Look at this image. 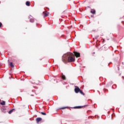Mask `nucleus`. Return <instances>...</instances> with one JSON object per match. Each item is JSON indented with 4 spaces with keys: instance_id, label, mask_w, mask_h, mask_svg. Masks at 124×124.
<instances>
[{
    "instance_id": "nucleus-35",
    "label": "nucleus",
    "mask_w": 124,
    "mask_h": 124,
    "mask_svg": "<svg viewBox=\"0 0 124 124\" xmlns=\"http://www.w3.org/2000/svg\"><path fill=\"white\" fill-rule=\"evenodd\" d=\"M31 96H33V95L31 94Z\"/></svg>"
},
{
    "instance_id": "nucleus-7",
    "label": "nucleus",
    "mask_w": 124,
    "mask_h": 124,
    "mask_svg": "<svg viewBox=\"0 0 124 124\" xmlns=\"http://www.w3.org/2000/svg\"><path fill=\"white\" fill-rule=\"evenodd\" d=\"M90 12L93 15H94L95 13H96V11L93 9H92Z\"/></svg>"
},
{
    "instance_id": "nucleus-3",
    "label": "nucleus",
    "mask_w": 124,
    "mask_h": 124,
    "mask_svg": "<svg viewBox=\"0 0 124 124\" xmlns=\"http://www.w3.org/2000/svg\"><path fill=\"white\" fill-rule=\"evenodd\" d=\"M81 89H80V88H79V87L77 86H75V89H74V91L75 93H78L79 92H80V90Z\"/></svg>"
},
{
    "instance_id": "nucleus-34",
    "label": "nucleus",
    "mask_w": 124,
    "mask_h": 124,
    "mask_svg": "<svg viewBox=\"0 0 124 124\" xmlns=\"http://www.w3.org/2000/svg\"><path fill=\"white\" fill-rule=\"evenodd\" d=\"M36 26H38V24L36 23Z\"/></svg>"
},
{
    "instance_id": "nucleus-27",
    "label": "nucleus",
    "mask_w": 124,
    "mask_h": 124,
    "mask_svg": "<svg viewBox=\"0 0 124 124\" xmlns=\"http://www.w3.org/2000/svg\"><path fill=\"white\" fill-rule=\"evenodd\" d=\"M65 12V11H64L63 12H62V14H64V13Z\"/></svg>"
},
{
    "instance_id": "nucleus-41",
    "label": "nucleus",
    "mask_w": 124,
    "mask_h": 124,
    "mask_svg": "<svg viewBox=\"0 0 124 124\" xmlns=\"http://www.w3.org/2000/svg\"><path fill=\"white\" fill-rule=\"evenodd\" d=\"M97 41H98V40H97Z\"/></svg>"
},
{
    "instance_id": "nucleus-17",
    "label": "nucleus",
    "mask_w": 124,
    "mask_h": 124,
    "mask_svg": "<svg viewBox=\"0 0 124 124\" xmlns=\"http://www.w3.org/2000/svg\"><path fill=\"white\" fill-rule=\"evenodd\" d=\"M41 114L42 115H43V116H46V112H41Z\"/></svg>"
},
{
    "instance_id": "nucleus-23",
    "label": "nucleus",
    "mask_w": 124,
    "mask_h": 124,
    "mask_svg": "<svg viewBox=\"0 0 124 124\" xmlns=\"http://www.w3.org/2000/svg\"><path fill=\"white\" fill-rule=\"evenodd\" d=\"M91 119H93V117H91V116H90V117H88V119H91Z\"/></svg>"
},
{
    "instance_id": "nucleus-45",
    "label": "nucleus",
    "mask_w": 124,
    "mask_h": 124,
    "mask_svg": "<svg viewBox=\"0 0 124 124\" xmlns=\"http://www.w3.org/2000/svg\"><path fill=\"white\" fill-rule=\"evenodd\" d=\"M121 74H120L119 75H121Z\"/></svg>"
},
{
    "instance_id": "nucleus-16",
    "label": "nucleus",
    "mask_w": 124,
    "mask_h": 124,
    "mask_svg": "<svg viewBox=\"0 0 124 124\" xmlns=\"http://www.w3.org/2000/svg\"><path fill=\"white\" fill-rule=\"evenodd\" d=\"M48 15H49V13H46L44 15V18H46V17L48 16Z\"/></svg>"
},
{
    "instance_id": "nucleus-28",
    "label": "nucleus",
    "mask_w": 124,
    "mask_h": 124,
    "mask_svg": "<svg viewBox=\"0 0 124 124\" xmlns=\"http://www.w3.org/2000/svg\"><path fill=\"white\" fill-rule=\"evenodd\" d=\"M91 16L92 17V18L93 17V15H91Z\"/></svg>"
},
{
    "instance_id": "nucleus-9",
    "label": "nucleus",
    "mask_w": 124,
    "mask_h": 124,
    "mask_svg": "<svg viewBox=\"0 0 124 124\" xmlns=\"http://www.w3.org/2000/svg\"><path fill=\"white\" fill-rule=\"evenodd\" d=\"M26 5L27 6H31V2L30 1H27L26 2Z\"/></svg>"
},
{
    "instance_id": "nucleus-21",
    "label": "nucleus",
    "mask_w": 124,
    "mask_h": 124,
    "mask_svg": "<svg viewBox=\"0 0 124 124\" xmlns=\"http://www.w3.org/2000/svg\"><path fill=\"white\" fill-rule=\"evenodd\" d=\"M107 91H108L107 89H104V92H107Z\"/></svg>"
},
{
    "instance_id": "nucleus-2",
    "label": "nucleus",
    "mask_w": 124,
    "mask_h": 124,
    "mask_svg": "<svg viewBox=\"0 0 124 124\" xmlns=\"http://www.w3.org/2000/svg\"><path fill=\"white\" fill-rule=\"evenodd\" d=\"M87 106H89L88 105H85L84 106H75L74 107H72L71 108L73 109H82V108H86Z\"/></svg>"
},
{
    "instance_id": "nucleus-12",
    "label": "nucleus",
    "mask_w": 124,
    "mask_h": 124,
    "mask_svg": "<svg viewBox=\"0 0 124 124\" xmlns=\"http://www.w3.org/2000/svg\"><path fill=\"white\" fill-rule=\"evenodd\" d=\"M5 110H6V108H5V107H3L1 108V110L2 111V112H3V111H5Z\"/></svg>"
},
{
    "instance_id": "nucleus-4",
    "label": "nucleus",
    "mask_w": 124,
    "mask_h": 124,
    "mask_svg": "<svg viewBox=\"0 0 124 124\" xmlns=\"http://www.w3.org/2000/svg\"><path fill=\"white\" fill-rule=\"evenodd\" d=\"M42 121V118L41 117H37L36 119V122L37 124H39L40 122H41Z\"/></svg>"
},
{
    "instance_id": "nucleus-24",
    "label": "nucleus",
    "mask_w": 124,
    "mask_h": 124,
    "mask_svg": "<svg viewBox=\"0 0 124 124\" xmlns=\"http://www.w3.org/2000/svg\"><path fill=\"white\" fill-rule=\"evenodd\" d=\"M66 84H67V83L64 82V83L63 84V85H66Z\"/></svg>"
},
{
    "instance_id": "nucleus-15",
    "label": "nucleus",
    "mask_w": 124,
    "mask_h": 124,
    "mask_svg": "<svg viewBox=\"0 0 124 124\" xmlns=\"http://www.w3.org/2000/svg\"><path fill=\"white\" fill-rule=\"evenodd\" d=\"M0 104L1 105H3V106L5 105V101H2V102H1L0 103Z\"/></svg>"
},
{
    "instance_id": "nucleus-36",
    "label": "nucleus",
    "mask_w": 124,
    "mask_h": 124,
    "mask_svg": "<svg viewBox=\"0 0 124 124\" xmlns=\"http://www.w3.org/2000/svg\"><path fill=\"white\" fill-rule=\"evenodd\" d=\"M95 52H93V54H95Z\"/></svg>"
},
{
    "instance_id": "nucleus-20",
    "label": "nucleus",
    "mask_w": 124,
    "mask_h": 124,
    "mask_svg": "<svg viewBox=\"0 0 124 124\" xmlns=\"http://www.w3.org/2000/svg\"><path fill=\"white\" fill-rule=\"evenodd\" d=\"M110 85H111V83H108L107 87H108L109 86H110Z\"/></svg>"
},
{
    "instance_id": "nucleus-30",
    "label": "nucleus",
    "mask_w": 124,
    "mask_h": 124,
    "mask_svg": "<svg viewBox=\"0 0 124 124\" xmlns=\"http://www.w3.org/2000/svg\"><path fill=\"white\" fill-rule=\"evenodd\" d=\"M118 70L119 71L120 70V67H118Z\"/></svg>"
},
{
    "instance_id": "nucleus-11",
    "label": "nucleus",
    "mask_w": 124,
    "mask_h": 124,
    "mask_svg": "<svg viewBox=\"0 0 124 124\" xmlns=\"http://www.w3.org/2000/svg\"><path fill=\"white\" fill-rule=\"evenodd\" d=\"M9 65L12 67V68H13L14 67V64H13V62H11L9 64Z\"/></svg>"
},
{
    "instance_id": "nucleus-40",
    "label": "nucleus",
    "mask_w": 124,
    "mask_h": 124,
    "mask_svg": "<svg viewBox=\"0 0 124 124\" xmlns=\"http://www.w3.org/2000/svg\"><path fill=\"white\" fill-rule=\"evenodd\" d=\"M112 110H114V109H112Z\"/></svg>"
},
{
    "instance_id": "nucleus-18",
    "label": "nucleus",
    "mask_w": 124,
    "mask_h": 124,
    "mask_svg": "<svg viewBox=\"0 0 124 124\" xmlns=\"http://www.w3.org/2000/svg\"><path fill=\"white\" fill-rule=\"evenodd\" d=\"M98 37H99V35L96 36L95 37V39H97L98 38Z\"/></svg>"
},
{
    "instance_id": "nucleus-39",
    "label": "nucleus",
    "mask_w": 124,
    "mask_h": 124,
    "mask_svg": "<svg viewBox=\"0 0 124 124\" xmlns=\"http://www.w3.org/2000/svg\"><path fill=\"white\" fill-rule=\"evenodd\" d=\"M83 67H86V66H83Z\"/></svg>"
},
{
    "instance_id": "nucleus-29",
    "label": "nucleus",
    "mask_w": 124,
    "mask_h": 124,
    "mask_svg": "<svg viewBox=\"0 0 124 124\" xmlns=\"http://www.w3.org/2000/svg\"><path fill=\"white\" fill-rule=\"evenodd\" d=\"M112 63V62H110L108 64V65H109V64Z\"/></svg>"
},
{
    "instance_id": "nucleus-38",
    "label": "nucleus",
    "mask_w": 124,
    "mask_h": 124,
    "mask_svg": "<svg viewBox=\"0 0 124 124\" xmlns=\"http://www.w3.org/2000/svg\"><path fill=\"white\" fill-rule=\"evenodd\" d=\"M8 62H9V60H8Z\"/></svg>"
},
{
    "instance_id": "nucleus-6",
    "label": "nucleus",
    "mask_w": 124,
    "mask_h": 124,
    "mask_svg": "<svg viewBox=\"0 0 124 124\" xmlns=\"http://www.w3.org/2000/svg\"><path fill=\"white\" fill-rule=\"evenodd\" d=\"M30 16L32 18V16H31L30 15V16H29L28 18L29 19H30V22H31V23H33V22H34V18H31Z\"/></svg>"
},
{
    "instance_id": "nucleus-25",
    "label": "nucleus",
    "mask_w": 124,
    "mask_h": 124,
    "mask_svg": "<svg viewBox=\"0 0 124 124\" xmlns=\"http://www.w3.org/2000/svg\"><path fill=\"white\" fill-rule=\"evenodd\" d=\"M3 112L4 114H5V113H6V111L4 110V111H3Z\"/></svg>"
},
{
    "instance_id": "nucleus-26",
    "label": "nucleus",
    "mask_w": 124,
    "mask_h": 124,
    "mask_svg": "<svg viewBox=\"0 0 124 124\" xmlns=\"http://www.w3.org/2000/svg\"><path fill=\"white\" fill-rule=\"evenodd\" d=\"M69 84H70V85H74V83H69Z\"/></svg>"
},
{
    "instance_id": "nucleus-43",
    "label": "nucleus",
    "mask_w": 124,
    "mask_h": 124,
    "mask_svg": "<svg viewBox=\"0 0 124 124\" xmlns=\"http://www.w3.org/2000/svg\"><path fill=\"white\" fill-rule=\"evenodd\" d=\"M93 92H95V91H94V90H93Z\"/></svg>"
},
{
    "instance_id": "nucleus-13",
    "label": "nucleus",
    "mask_w": 124,
    "mask_h": 124,
    "mask_svg": "<svg viewBox=\"0 0 124 124\" xmlns=\"http://www.w3.org/2000/svg\"><path fill=\"white\" fill-rule=\"evenodd\" d=\"M79 93L81 94H82V95H85V93H84V92H83V91L81 90V89H80V90H79Z\"/></svg>"
},
{
    "instance_id": "nucleus-19",
    "label": "nucleus",
    "mask_w": 124,
    "mask_h": 124,
    "mask_svg": "<svg viewBox=\"0 0 124 124\" xmlns=\"http://www.w3.org/2000/svg\"><path fill=\"white\" fill-rule=\"evenodd\" d=\"M2 27V23L0 22V28H1Z\"/></svg>"
},
{
    "instance_id": "nucleus-33",
    "label": "nucleus",
    "mask_w": 124,
    "mask_h": 124,
    "mask_svg": "<svg viewBox=\"0 0 124 124\" xmlns=\"http://www.w3.org/2000/svg\"><path fill=\"white\" fill-rule=\"evenodd\" d=\"M97 118L99 119V116H97Z\"/></svg>"
},
{
    "instance_id": "nucleus-42",
    "label": "nucleus",
    "mask_w": 124,
    "mask_h": 124,
    "mask_svg": "<svg viewBox=\"0 0 124 124\" xmlns=\"http://www.w3.org/2000/svg\"><path fill=\"white\" fill-rule=\"evenodd\" d=\"M113 56H114V54H113Z\"/></svg>"
},
{
    "instance_id": "nucleus-5",
    "label": "nucleus",
    "mask_w": 124,
    "mask_h": 124,
    "mask_svg": "<svg viewBox=\"0 0 124 124\" xmlns=\"http://www.w3.org/2000/svg\"><path fill=\"white\" fill-rule=\"evenodd\" d=\"M74 55L76 57V58H79L80 57V53L77 51H75Z\"/></svg>"
},
{
    "instance_id": "nucleus-8",
    "label": "nucleus",
    "mask_w": 124,
    "mask_h": 124,
    "mask_svg": "<svg viewBox=\"0 0 124 124\" xmlns=\"http://www.w3.org/2000/svg\"><path fill=\"white\" fill-rule=\"evenodd\" d=\"M61 78L63 80H66V78L65 77V76L64 75H63V74H62V75H61Z\"/></svg>"
},
{
    "instance_id": "nucleus-1",
    "label": "nucleus",
    "mask_w": 124,
    "mask_h": 124,
    "mask_svg": "<svg viewBox=\"0 0 124 124\" xmlns=\"http://www.w3.org/2000/svg\"><path fill=\"white\" fill-rule=\"evenodd\" d=\"M73 53L71 52H68L64 54L62 56V61L64 63H67V62H75V59L72 57Z\"/></svg>"
},
{
    "instance_id": "nucleus-22",
    "label": "nucleus",
    "mask_w": 124,
    "mask_h": 124,
    "mask_svg": "<svg viewBox=\"0 0 124 124\" xmlns=\"http://www.w3.org/2000/svg\"><path fill=\"white\" fill-rule=\"evenodd\" d=\"M2 66V64L0 62V67Z\"/></svg>"
},
{
    "instance_id": "nucleus-32",
    "label": "nucleus",
    "mask_w": 124,
    "mask_h": 124,
    "mask_svg": "<svg viewBox=\"0 0 124 124\" xmlns=\"http://www.w3.org/2000/svg\"><path fill=\"white\" fill-rule=\"evenodd\" d=\"M122 64H123V65H124V62H122Z\"/></svg>"
},
{
    "instance_id": "nucleus-10",
    "label": "nucleus",
    "mask_w": 124,
    "mask_h": 124,
    "mask_svg": "<svg viewBox=\"0 0 124 124\" xmlns=\"http://www.w3.org/2000/svg\"><path fill=\"white\" fill-rule=\"evenodd\" d=\"M15 110V108H12L8 111V114H11L13 112V111Z\"/></svg>"
},
{
    "instance_id": "nucleus-44",
    "label": "nucleus",
    "mask_w": 124,
    "mask_h": 124,
    "mask_svg": "<svg viewBox=\"0 0 124 124\" xmlns=\"http://www.w3.org/2000/svg\"><path fill=\"white\" fill-rule=\"evenodd\" d=\"M99 94H100V93H99Z\"/></svg>"
},
{
    "instance_id": "nucleus-31",
    "label": "nucleus",
    "mask_w": 124,
    "mask_h": 124,
    "mask_svg": "<svg viewBox=\"0 0 124 124\" xmlns=\"http://www.w3.org/2000/svg\"><path fill=\"white\" fill-rule=\"evenodd\" d=\"M87 7H88V8H91V7H90V6H87Z\"/></svg>"
},
{
    "instance_id": "nucleus-14",
    "label": "nucleus",
    "mask_w": 124,
    "mask_h": 124,
    "mask_svg": "<svg viewBox=\"0 0 124 124\" xmlns=\"http://www.w3.org/2000/svg\"><path fill=\"white\" fill-rule=\"evenodd\" d=\"M68 107H62V108H58L57 111H58V110H60V109H66V108H67Z\"/></svg>"
},
{
    "instance_id": "nucleus-37",
    "label": "nucleus",
    "mask_w": 124,
    "mask_h": 124,
    "mask_svg": "<svg viewBox=\"0 0 124 124\" xmlns=\"http://www.w3.org/2000/svg\"><path fill=\"white\" fill-rule=\"evenodd\" d=\"M45 13V12H43V13Z\"/></svg>"
}]
</instances>
